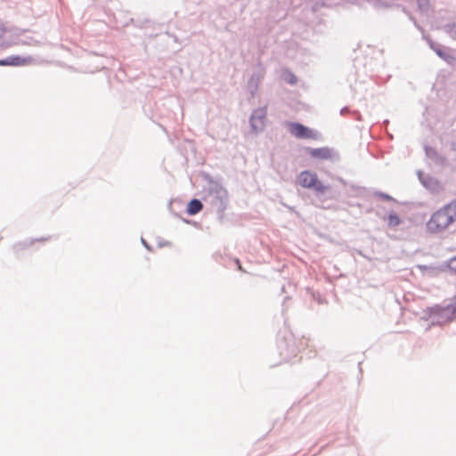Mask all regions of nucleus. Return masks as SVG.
Masks as SVG:
<instances>
[{
	"label": "nucleus",
	"mask_w": 456,
	"mask_h": 456,
	"mask_svg": "<svg viewBox=\"0 0 456 456\" xmlns=\"http://www.w3.org/2000/svg\"><path fill=\"white\" fill-rule=\"evenodd\" d=\"M456 222V200L436 210L427 222L431 233L442 232Z\"/></svg>",
	"instance_id": "nucleus-1"
},
{
	"label": "nucleus",
	"mask_w": 456,
	"mask_h": 456,
	"mask_svg": "<svg viewBox=\"0 0 456 456\" xmlns=\"http://www.w3.org/2000/svg\"><path fill=\"white\" fill-rule=\"evenodd\" d=\"M297 180L298 183L304 188L314 189L321 193L326 191V186L318 179L315 173L307 170L303 171L299 174Z\"/></svg>",
	"instance_id": "nucleus-2"
},
{
	"label": "nucleus",
	"mask_w": 456,
	"mask_h": 456,
	"mask_svg": "<svg viewBox=\"0 0 456 456\" xmlns=\"http://www.w3.org/2000/svg\"><path fill=\"white\" fill-rule=\"evenodd\" d=\"M289 133L299 139H317V133L300 123H289Z\"/></svg>",
	"instance_id": "nucleus-3"
},
{
	"label": "nucleus",
	"mask_w": 456,
	"mask_h": 456,
	"mask_svg": "<svg viewBox=\"0 0 456 456\" xmlns=\"http://www.w3.org/2000/svg\"><path fill=\"white\" fill-rule=\"evenodd\" d=\"M33 61L31 57L21 58L20 56H12L5 60H0V66H24Z\"/></svg>",
	"instance_id": "nucleus-4"
},
{
	"label": "nucleus",
	"mask_w": 456,
	"mask_h": 456,
	"mask_svg": "<svg viewBox=\"0 0 456 456\" xmlns=\"http://www.w3.org/2000/svg\"><path fill=\"white\" fill-rule=\"evenodd\" d=\"M309 154L311 157L319 159H329L331 158V151L327 147L310 149Z\"/></svg>",
	"instance_id": "nucleus-5"
},
{
	"label": "nucleus",
	"mask_w": 456,
	"mask_h": 456,
	"mask_svg": "<svg viewBox=\"0 0 456 456\" xmlns=\"http://www.w3.org/2000/svg\"><path fill=\"white\" fill-rule=\"evenodd\" d=\"M203 208L202 203L199 200H191L187 207V213L189 215L198 214Z\"/></svg>",
	"instance_id": "nucleus-6"
},
{
	"label": "nucleus",
	"mask_w": 456,
	"mask_h": 456,
	"mask_svg": "<svg viewBox=\"0 0 456 456\" xmlns=\"http://www.w3.org/2000/svg\"><path fill=\"white\" fill-rule=\"evenodd\" d=\"M251 126L254 130L261 129L264 126V115L256 116V113L252 115L251 119Z\"/></svg>",
	"instance_id": "nucleus-7"
},
{
	"label": "nucleus",
	"mask_w": 456,
	"mask_h": 456,
	"mask_svg": "<svg viewBox=\"0 0 456 456\" xmlns=\"http://www.w3.org/2000/svg\"><path fill=\"white\" fill-rule=\"evenodd\" d=\"M387 224L390 227H395V226L399 225L401 223L399 216L395 213L389 214L387 218Z\"/></svg>",
	"instance_id": "nucleus-8"
},
{
	"label": "nucleus",
	"mask_w": 456,
	"mask_h": 456,
	"mask_svg": "<svg viewBox=\"0 0 456 456\" xmlns=\"http://www.w3.org/2000/svg\"><path fill=\"white\" fill-rule=\"evenodd\" d=\"M448 267L450 270L456 272V256L449 260Z\"/></svg>",
	"instance_id": "nucleus-9"
},
{
	"label": "nucleus",
	"mask_w": 456,
	"mask_h": 456,
	"mask_svg": "<svg viewBox=\"0 0 456 456\" xmlns=\"http://www.w3.org/2000/svg\"><path fill=\"white\" fill-rule=\"evenodd\" d=\"M235 263H236L237 267H238V269H239L240 271H241V272H245V270H244V269H243V267L241 266L240 262V260H239V259H236V260H235Z\"/></svg>",
	"instance_id": "nucleus-10"
},
{
	"label": "nucleus",
	"mask_w": 456,
	"mask_h": 456,
	"mask_svg": "<svg viewBox=\"0 0 456 456\" xmlns=\"http://www.w3.org/2000/svg\"><path fill=\"white\" fill-rule=\"evenodd\" d=\"M445 310L452 313L456 312V303L455 305L448 306Z\"/></svg>",
	"instance_id": "nucleus-11"
}]
</instances>
